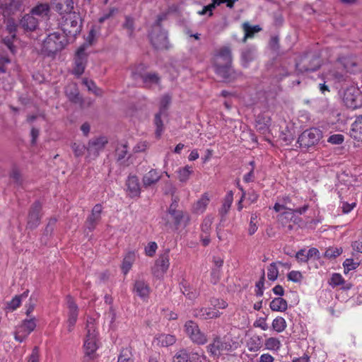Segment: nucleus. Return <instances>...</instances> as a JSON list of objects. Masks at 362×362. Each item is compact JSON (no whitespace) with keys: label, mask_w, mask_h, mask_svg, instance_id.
<instances>
[{"label":"nucleus","mask_w":362,"mask_h":362,"mask_svg":"<svg viewBox=\"0 0 362 362\" xmlns=\"http://www.w3.org/2000/svg\"><path fill=\"white\" fill-rule=\"evenodd\" d=\"M54 8L57 11L62 14L71 12L74 8L72 0H52Z\"/></svg>","instance_id":"a878e982"},{"label":"nucleus","mask_w":362,"mask_h":362,"mask_svg":"<svg viewBox=\"0 0 362 362\" xmlns=\"http://www.w3.org/2000/svg\"><path fill=\"white\" fill-rule=\"evenodd\" d=\"M170 266L169 250H165L163 253L159 255L158 258L155 262L153 268V273L155 275H163L165 274Z\"/></svg>","instance_id":"2eb2a0df"},{"label":"nucleus","mask_w":362,"mask_h":362,"mask_svg":"<svg viewBox=\"0 0 362 362\" xmlns=\"http://www.w3.org/2000/svg\"><path fill=\"white\" fill-rule=\"evenodd\" d=\"M117 362H134L131 350L127 348L122 349L118 356Z\"/></svg>","instance_id":"864d4df0"},{"label":"nucleus","mask_w":362,"mask_h":362,"mask_svg":"<svg viewBox=\"0 0 362 362\" xmlns=\"http://www.w3.org/2000/svg\"><path fill=\"white\" fill-rule=\"evenodd\" d=\"M42 205L40 202H35L30 207L27 221V227L30 229L36 228L40 223V211Z\"/></svg>","instance_id":"4468645a"},{"label":"nucleus","mask_w":362,"mask_h":362,"mask_svg":"<svg viewBox=\"0 0 362 362\" xmlns=\"http://www.w3.org/2000/svg\"><path fill=\"white\" fill-rule=\"evenodd\" d=\"M133 79L137 81L141 79L145 87L150 88L153 85L158 84L160 82V77L156 73H133Z\"/></svg>","instance_id":"dca6fc26"},{"label":"nucleus","mask_w":362,"mask_h":362,"mask_svg":"<svg viewBox=\"0 0 362 362\" xmlns=\"http://www.w3.org/2000/svg\"><path fill=\"white\" fill-rule=\"evenodd\" d=\"M108 140L105 136L93 138L88 141L87 146V156L88 159L97 158L101 151L103 150Z\"/></svg>","instance_id":"9b49d317"},{"label":"nucleus","mask_w":362,"mask_h":362,"mask_svg":"<svg viewBox=\"0 0 362 362\" xmlns=\"http://www.w3.org/2000/svg\"><path fill=\"white\" fill-rule=\"evenodd\" d=\"M343 102L350 109L362 107V94L360 90L354 86L347 88L344 93Z\"/></svg>","instance_id":"423d86ee"},{"label":"nucleus","mask_w":362,"mask_h":362,"mask_svg":"<svg viewBox=\"0 0 362 362\" xmlns=\"http://www.w3.org/2000/svg\"><path fill=\"white\" fill-rule=\"evenodd\" d=\"M30 332H28L25 327H23V325L21 324L17 328L14 334V338L16 341L19 342L23 341L30 334Z\"/></svg>","instance_id":"09e8293b"},{"label":"nucleus","mask_w":362,"mask_h":362,"mask_svg":"<svg viewBox=\"0 0 362 362\" xmlns=\"http://www.w3.org/2000/svg\"><path fill=\"white\" fill-rule=\"evenodd\" d=\"M66 303L67 308V320L66 323L68 332H71L74 329L78 320V307L70 296H66Z\"/></svg>","instance_id":"1a4fd4ad"},{"label":"nucleus","mask_w":362,"mask_h":362,"mask_svg":"<svg viewBox=\"0 0 362 362\" xmlns=\"http://www.w3.org/2000/svg\"><path fill=\"white\" fill-rule=\"evenodd\" d=\"M134 291L140 298L146 299L150 293V288L144 280L138 279L134 283Z\"/></svg>","instance_id":"393cba45"},{"label":"nucleus","mask_w":362,"mask_h":362,"mask_svg":"<svg viewBox=\"0 0 362 362\" xmlns=\"http://www.w3.org/2000/svg\"><path fill=\"white\" fill-rule=\"evenodd\" d=\"M182 293L189 300H194L199 296V291L190 287L186 281H182L180 284Z\"/></svg>","instance_id":"72a5a7b5"},{"label":"nucleus","mask_w":362,"mask_h":362,"mask_svg":"<svg viewBox=\"0 0 362 362\" xmlns=\"http://www.w3.org/2000/svg\"><path fill=\"white\" fill-rule=\"evenodd\" d=\"M344 279L340 274L334 273L329 280V284L332 287L338 286L344 284Z\"/></svg>","instance_id":"052dcab7"},{"label":"nucleus","mask_w":362,"mask_h":362,"mask_svg":"<svg viewBox=\"0 0 362 362\" xmlns=\"http://www.w3.org/2000/svg\"><path fill=\"white\" fill-rule=\"evenodd\" d=\"M347 72L353 73L356 70V61L353 57H343L339 59Z\"/></svg>","instance_id":"e433bc0d"},{"label":"nucleus","mask_w":362,"mask_h":362,"mask_svg":"<svg viewBox=\"0 0 362 362\" xmlns=\"http://www.w3.org/2000/svg\"><path fill=\"white\" fill-rule=\"evenodd\" d=\"M86 336L83 341L85 356L92 359L99 347V333L98 324L95 318L88 316L86 322Z\"/></svg>","instance_id":"f257e3e1"},{"label":"nucleus","mask_w":362,"mask_h":362,"mask_svg":"<svg viewBox=\"0 0 362 362\" xmlns=\"http://www.w3.org/2000/svg\"><path fill=\"white\" fill-rule=\"evenodd\" d=\"M156 341L161 346H169L175 343L176 338L172 334H161L156 337Z\"/></svg>","instance_id":"4c0bfd02"},{"label":"nucleus","mask_w":362,"mask_h":362,"mask_svg":"<svg viewBox=\"0 0 362 362\" xmlns=\"http://www.w3.org/2000/svg\"><path fill=\"white\" fill-rule=\"evenodd\" d=\"M248 350L250 351H257L262 346V339L260 336L255 335L250 338L247 342Z\"/></svg>","instance_id":"58836bf2"},{"label":"nucleus","mask_w":362,"mask_h":362,"mask_svg":"<svg viewBox=\"0 0 362 362\" xmlns=\"http://www.w3.org/2000/svg\"><path fill=\"white\" fill-rule=\"evenodd\" d=\"M287 278L288 281L292 282L300 283L302 281L303 276L300 272L293 270L287 274Z\"/></svg>","instance_id":"680f3d73"},{"label":"nucleus","mask_w":362,"mask_h":362,"mask_svg":"<svg viewBox=\"0 0 362 362\" xmlns=\"http://www.w3.org/2000/svg\"><path fill=\"white\" fill-rule=\"evenodd\" d=\"M221 61H223L224 64H231L232 55L229 47H223L219 50L218 53L216 56L214 64H216V62L221 64Z\"/></svg>","instance_id":"2f4dec72"},{"label":"nucleus","mask_w":362,"mask_h":362,"mask_svg":"<svg viewBox=\"0 0 362 362\" xmlns=\"http://www.w3.org/2000/svg\"><path fill=\"white\" fill-rule=\"evenodd\" d=\"M264 346L267 350L277 352L281 347V342L279 338L271 337L265 339Z\"/></svg>","instance_id":"c9c22d12"},{"label":"nucleus","mask_w":362,"mask_h":362,"mask_svg":"<svg viewBox=\"0 0 362 362\" xmlns=\"http://www.w3.org/2000/svg\"><path fill=\"white\" fill-rule=\"evenodd\" d=\"M193 170L192 167L185 165L183 168H180L177 170V178L181 182H187L192 174Z\"/></svg>","instance_id":"ea45409f"},{"label":"nucleus","mask_w":362,"mask_h":362,"mask_svg":"<svg viewBox=\"0 0 362 362\" xmlns=\"http://www.w3.org/2000/svg\"><path fill=\"white\" fill-rule=\"evenodd\" d=\"M88 54L86 52V46L80 47L74 57V66L72 74L78 77L82 75L87 64Z\"/></svg>","instance_id":"9d476101"},{"label":"nucleus","mask_w":362,"mask_h":362,"mask_svg":"<svg viewBox=\"0 0 362 362\" xmlns=\"http://www.w3.org/2000/svg\"><path fill=\"white\" fill-rule=\"evenodd\" d=\"M174 362H189V356L186 349H180L175 356Z\"/></svg>","instance_id":"6e6d98bb"},{"label":"nucleus","mask_w":362,"mask_h":362,"mask_svg":"<svg viewBox=\"0 0 362 362\" xmlns=\"http://www.w3.org/2000/svg\"><path fill=\"white\" fill-rule=\"evenodd\" d=\"M49 6L47 3H41L38 4L35 6H34L31 11L30 13L38 18L40 19V21H42L44 18H46L49 12Z\"/></svg>","instance_id":"bb28decb"},{"label":"nucleus","mask_w":362,"mask_h":362,"mask_svg":"<svg viewBox=\"0 0 362 362\" xmlns=\"http://www.w3.org/2000/svg\"><path fill=\"white\" fill-rule=\"evenodd\" d=\"M359 264L354 261L353 259L348 258L343 262V267L344 269V273L348 274L350 271L356 269L358 267Z\"/></svg>","instance_id":"4d7b16f0"},{"label":"nucleus","mask_w":362,"mask_h":362,"mask_svg":"<svg viewBox=\"0 0 362 362\" xmlns=\"http://www.w3.org/2000/svg\"><path fill=\"white\" fill-rule=\"evenodd\" d=\"M245 35L243 41L245 42L247 38L253 37L255 33H258L261 30V28L259 25L251 26L249 23H245L243 25Z\"/></svg>","instance_id":"a19ab883"},{"label":"nucleus","mask_w":362,"mask_h":362,"mask_svg":"<svg viewBox=\"0 0 362 362\" xmlns=\"http://www.w3.org/2000/svg\"><path fill=\"white\" fill-rule=\"evenodd\" d=\"M277 264L284 265L281 262H272L267 267V277L270 281H275L279 276Z\"/></svg>","instance_id":"37998d69"},{"label":"nucleus","mask_w":362,"mask_h":362,"mask_svg":"<svg viewBox=\"0 0 362 362\" xmlns=\"http://www.w3.org/2000/svg\"><path fill=\"white\" fill-rule=\"evenodd\" d=\"M350 134L354 139L362 141V115L358 117L352 124Z\"/></svg>","instance_id":"c756f323"},{"label":"nucleus","mask_w":362,"mask_h":362,"mask_svg":"<svg viewBox=\"0 0 362 362\" xmlns=\"http://www.w3.org/2000/svg\"><path fill=\"white\" fill-rule=\"evenodd\" d=\"M118 12V8L116 7L110 8L107 11L103 12V15L99 18V22L103 23L106 20L112 18Z\"/></svg>","instance_id":"bf43d9fd"},{"label":"nucleus","mask_w":362,"mask_h":362,"mask_svg":"<svg viewBox=\"0 0 362 362\" xmlns=\"http://www.w3.org/2000/svg\"><path fill=\"white\" fill-rule=\"evenodd\" d=\"M233 202V191H229L226 194L221 207L220 208L218 212L220 216H221V219H223L228 212L229 211L231 204Z\"/></svg>","instance_id":"c85d7f7f"},{"label":"nucleus","mask_w":362,"mask_h":362,"mask_svg":"<svg viewBox=\"0 0 362 362\" xmlns=\"http://www.w3.org/2000/svg\"><path fill=\"white\" fill-rule=\"evenodd\" d=\"M127 192L129 197H140L141 187L139 180L136 175H129L126 181Z\"/></svg>","instance_id":"a211bd4d"},{"label":"nucleus","mask_w":362,"mask_h":362,"mask_svg":"<svg viewBox=\"0 0 362 362\" xmlns=\"http://www.w3.org/2000/svg\"><path fill=\"white\" fill-rule=\"evenodd\" d=\"M214 216L211 215H207L203 220L201 224V230L202 233L209 235L211 225L214 221Z\"/></svg>","instance_id":"de8ad7c7"},{"label":"nucleus","mask_w":362,"mask_h":362,"mask_svg":"<svg viewBox=\"0 0 362 362\" xmlns=\"http://www.w3.org/2000/svg\"><path fill=\"white\" fill-rule=\"evenodd\" d=\"M66 95L69 99L74 103H78L81 101L78 90L75 86L73 87H67L66 89Z\"/></svg>","instance_id":"8fccbe9b"},{"label":"nucleus","mask_w":362,"mask_h":362,"mask_svg":"<svg viewBox=\"0 0 362 362\" xmlns=\"http://www.w3.org/2000/svg\"><path fill=\"white\" fill-rule=\"evenodd\" d=\"M136 259V254L134 252H129L124 257L122 270L124 274H127L132 268L133 263Z\"/></svg>","instance_id":"f704fd0d"},{"label":"nucleus","mask_w":362,"mask_h":362,"mask_svg":"<svg viewBox=\"0 0 362 362\" xmlns=\"http://www.w3.org/2000/svg\"><path fill=\"white\" fill-rule=\"evenodd\" d=\"M28 290L24 291L21 295L15 296L12 300L6 303V310L8 312H13L16 310L21 305L23 298H25L28 296Z\"/></svg>","instance_id":"cd10ccee"},{"label":"nucleus","mask_w":362,"mask_h":362,"mask_svg":"<svg viewBox=\"0 0 362 362\" xmlns=\"http://www.w3.org/2000/svg\"><path fill=\"white\" fill-rule=\"evenodd\" d=\"M269 307L272 311L284 312L287 310L288 303L285 299L278 297L270 302Z\"/></svg>","instance_id":"473e14b6"},{"label":"nucleus","mask_w":362,"mask_h":362,"mask_svg":"<svg viewBox=\"0 0 362 362\" xmlns=\"http://www.w3.org/2000/svg\"><path fill=\"white\" fill-rule=\"evenodd\" d=\"M238 346V343L230 337H220L216 336L206 346V349L211 356L218 358L223 354H227L228 352L235 350Z\"/></svg>","instance_id":"f03ea898"},{"label":"nucleus","mask_w":362,"mask_h":362,"mask_svg":"<svg viewBox=\"0 0 362 362\" xmlns=\"http://www.w3.org/2000/svg\"><path fill=\"white\" fill-rule=\"evenodd\" d=\"M60 25L63 34L66 36L75 37L81 31L80 16L76 12L66 13L62 16Z\"/></svg>","instance_id":"20e7f679"},{"label":"nucleus","mask_w":362,"mask_h":362,"mask_svg":"<svg viewBox=\"0 0 362 362\" xmlns=\"http://www.w3.org/2000/svg\"><path fill=\"white\" fill-rule=\"evenodd\" d=\"M165 113H161L158 112L156 114L154 118V124L156 127V136L157 138H160L163 132V122L161 119V116L164 115Z\"/></svg>","instance_id":"a18cd8bd"},{"label":"nucleus","mask_w":362,"mask_h":362,"mask_svg":"<svg viewBox=\"0 0 362 362\" xmlns=\"http://www.w3.org/2000/svg\"><path fill=\"white\" fill-rule=\"evenodd\" d=\"M40 19L30 13L25 14L20 21V25L26 31H34L39 25Z\"/></svg>","instance_id":"aec40b11"},{"label":"nucleus","mask_w":362,"mask_h":362,"mask_svg":"<svg viewBox=\"0 0 362 362\" xmlns=\"http://www.w3.org/2000/svg\"><path fill=\"white\" fill-rule=\"evenodd\" d=\"M6 31L9 33L10 35L12 36L13 38L16 37L17 31V24L16 23L13 19L10 18L7 20Z\"/></svg>","instance_id":"13d9d810"},{"label":"nucleus","mask_w":362,"mask_h":362,"mask_svg":"<svg viewBox=\"0 0 362 362\" xmlns=\"http://www.w3.org/2000/svg\"><path fill=\"white\" fill-rule=\"evenodd\" d=\"M287 327L285 319L282 317H276L273 320L272 327V329L278 333L284 332Z\"/></svg>","instance_id":"79ce46f5"},{"label":"nucleus","mask_w":362,"mask_h":362,"mask_svg":"<svg viewBox=\"0 0 362 362\" xmlns=\"http://www.w3.org/2000/svg\"><path fill=\"white\" fill-rule=\"evenodd\" d=\"M23 327L28 330V332L31 333L36 327L35 318L33 317L30 319L24 320L22 323Z\"/></svg>","instance_id":"69168bd1"},{"label":"nucleus","mask_w":362,"mask_h":362,"mask_svg":"<svg viewBox=\"0 0 362 362\" xmlns=\"http://www.w3.org/2000/svg\"><path fill=\"white\" fill-rule=\"evenodd\" d=\"M189 362H207L206 356L202 351L189 354Z\"/></svg>","instance_id":"603ef678"},{"label":"nucleus","mask_w":362,"mask_h":362,"mask_svg":"<svg viewBox=\"0 0 362 362\" xmlns=\"http://www.w3.org/2000/svg\"><path fill=\"white\" fill-rule=\"evenodd\" d=\"M168 213L171 215L174 220V223L176 226L180 225L182 222H185V225H187L189 220V216L187 213H185L182 211L176 210L171 205L168 209Z\"/></svg>","instance_id":"5701e85b"},{"label":"nucleus","mask_w":362,"mask_h":362,"mask_svg":"<svg viewBox=\"0 0 362 362\" xmlns=\"http://www.w3.org/2000/svg\"><path fill=\"white\" fill-rule=\"evenodd\" d=\"M321 65L320 59L317 55L307 54L300 61L296 64V69L300 71H315Z\"/></svg>","instance_id":"f8f14e48"},{"label":"nucleus","mask_w":362,"mask_h":362,"mask_svg":"<svg viewBox=\"0 0 362 362\" xmlns=\"http://www.w3.org/2000/svg\"><path fill=\"white\" fill-rule=\"evenodd\" d=\"M22 6L21 0H2L0 1V9L2 10L4 16H9L11 13L20 10Z\"/></svg>","instance_id":"6ab92c4d"},{"label":"nucleus","mask_w":362,"mask_h":362,"mask_svg":"<svg viewBox=\"0 0 362 362\" xmlns=\"http://www.w3.org/2000/svg\"><path fill=\"white\" fill-rule=\"evenodd\" d=\"M123 28L127 30L128 35L132 37L134 30L133 18L129 16H126L125 22L123 24Z\"/></svg>","instance_id":"e2e57ef3"},{"label":"nucleus","mask_w":362,"mask_h":362,"mask_svg":"<svg viewBox=\"0 0 362 362\" xmlns=\"http://www.w3.org/2000/svg\"><path fill=\"white\" fill-rule=\"evenodd\" d=\"M341 247H330L327 248L324 254L325 257L328 259L335 258L342 253Z\"/></svg>","instance_id":"5fc2aeb1"},{"label":"nucleus","mask_w":362,"mask_h":362,"mask_svg":"<svg viewBox=\"0 0 362 362\" xmlns=\"http://www.w3.org/2000/svg\"><path fill=\"white\" fill-rule=\"evenodd\" d=\"M271 124V119L268 116H264V115H259L257 116V120H256V127L257 129L262 133H266L269 127Z\"/></svg>","instance_id":"7c9ffc66"},{"label":"nucleus","mask_w":362,"mask_h":362,"mask_svg":"<svg viewBox=\"0 0 362 362\" xmlns=\"http://www.w3.org/2000/svg\"><path fill=\"white\" fill-rule=\"evenodd\" d=\"M103 206L100 204H95L92 209L91 214L87 218L86 224L87 228L92 231L101 219Z\"/></svg>","instance_id":"f3484780"},{"label":"nucleus","mask_w":362,"mask_h":362,"mask_svg":"<svg viewBox=\"0 0 362 362\" xmlns=\"http://www.w3.org/2000/svg\"><path fill=\"white\" fill-rule=\"evenodd\" d=\"M149 37L152 45L156 49L168 48V40L167 33L159 25L153 26Z\"/></svg>","instance_id":"6e6552de"},{"label":"nucleus","mask_w":362,"mask_h":362,"mask_svg":"<svg viewBox=\"0 0 362 362\" xmlns=\"http://www.w3.org/2000/svg\"><path fill=\"white\" fill-rule=\"evenodd\" d=\"M256 55V49L255 47H247L241 50L240 62L244 67H247L249 64L252 62Z\"/></svg>","instance_id":"b1692460"},{"label":"nucleus","mask_w":362,"mask_h":362,"mask_svg":"<svg viewBox=\"0 0 362 362\" xmlns=\"http://www.w3.org/2000/svg\"><path fill=\"white\" fill-rule=\"evenodd\" d=\"M158 249L156 242H150L145 247V254L148 257H153Z\"/></svg>","instance_id":"338daca9"},{"label":"nucleus","mask_w":362,"mask_h":362,"mask_svg":"<svg viewBox=\"0 0 362 362\" xmlns=\"http://www.w3.org/2000/svg\"><path fill=\"white\" fill-rule=\"evenodd\" d=\"M160 173L156 169H151L143 176V186L147 188L154 185L160 180Z\"/></svg>","instance_id":"4be33fe9"},{"label":"nucleus","mask_w":362,"mask_h":362,"mask_svg":"<svg viewBox=\"0 0 362 362\" xmlns=\"http://www.w3.org/2000/svg\"><path fill=\"white\" fill-rule=\"evenodd\" d=\"M322 137V132L317 128H310L305 130L298 137V144L303 148H309L318 144Z\"/></svg>","instance_id":"39448f33"},{"label":"nucleus","mask_w":362,"mask_h":362,"mask_svg":"<svg viewBox=\"0 0 362 362\" xmlns=\"http://www.w3.org/2000/svg\"><path fill=\"white\" fill-rule=\"evenodd\" d=\"M71 149L74 153L75 157L78 158L83 156L87 147L82 143L74 142L71 144Z\"/></svg>","instance_id":"3c124183"},{"label":"nucleus","mask_w":362,"mask_h":362,"mask_svg":"<svg viewBox=\"0 0 362 362\" xmlns=\"http://www.w3.org/2000/svg\"><path fill=\"white\" fill-rule=\"evenodd\" d=\"M259 216V214H257V212L252 213L251 214L249 226H248V234L250 235L255 234V233L257 230Z\"/></svg>","instance_id":"49530a36"},{"label":"nucleus","mask_w":362,"mask_h":362,"mask_svg":"<svg viewBox=\"0 0 362 362\" xmlns=\"http://www.w3.org/2000/svg\"><path fill=\"white\" fill-rule=\"evenodd\" d=\"M68 44L66 36L60 32L47 35L42 42V50L47 54H54L62 50Z\"/></svg>","instance_id":"7ed1b4c3"},{"label":"nucleus","mask_w":362,"mask_h":362,"mask_svg":"<svg viewBox=\"0 0 362 362\" xmlns=\"http://www.w3.org/2000/svg\"><path fill=\"white\" fill-rule=\"evenodd\" d=\"M216 73L221 76L225 81L230 82L235 79L240 73L235 71L231 66V64H225L223 65L218 62L214 64Z\"/></svg>","instance_id":"ddd939ff"},{"label":"nucleus","mask_w":362,"mask_h":362,"mask_svg":"<svg viewBox=\"0 0 362 362\" xmlns=\"http://www.w3.org/2000/svg\"><path fill=\"white\" fill-rule=\"evenodd\" d=\"M220 315L218 310L211 308H200L193 310V315L202 320L217 318Z\"/></svg>","instance_id":"412c9836"},{"label":"nucleus","mask_w":362,"mask_h":362,"mask_svg":"<svg viewBox=\"0 0 362 362\" xmlns=\"http://www.w3.org/2000/svg\"><path fill=\"white\" fill-rule=\"evenodd\" d=\"M171 102V98L168 95H163L160 101V110L159 112L161 113H165L170 103Z\"/></svg>","instance_id":"0e129e2a"},{"label":"nucleus","mask_w":362,"mask_h":362,"mask_svg":"<svg viewBox=\"0 0 362 362\" xmlns=\"http://www.w3.org/2000/svg\"><path fill=\"white\" fill-rule=\"evenodd\" d=\"M184 329L189 338L197 344H204L207 341V337L202 332L198 325L192 321H187L184 325Z\"/></svg>","instance_id":"0eeeda50"},{"label":"nucleus","mask_w":362,"mask_h":362,"mask_svg":"<svg viewBox=\"0 0 362 362\" xmlns=\"http://www.w3.org/2000/svg\"><path fill=\"white\" fill-rule=\"evenodd\" d=\"M209 203V198L206 194H204L197 202L194 206V211L197 213L202 214L206 209Z\"/></svg>","instance_id":"c03bdc74"},{"label":"nucleus","mask_w":362,"mask_h":362,"mask_svg":"<svg viewBox=\"0 0 362 362\" xmlns=\"http://www.w3.org/2000/svg\"><path fill=\"white\" fill-rule=\"evenodd\" d=\"M83 84L88 88V90L94 93L95 94H98V91L99 90V89L97 88L93 81L85 78L83 79Z\"/></svg>","instance_id":"774afa93"}]
</instances>
